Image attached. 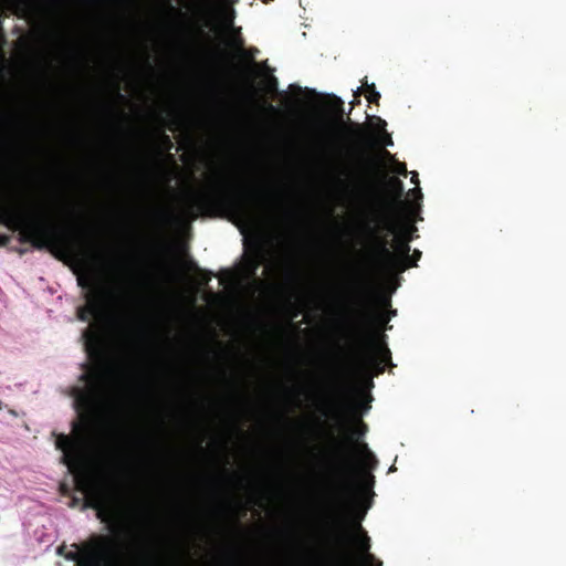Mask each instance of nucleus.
<instances>
[{"label": "nucleus", "mask_w": 566, "mask_h": 566, "mask_svg": "<svg viewBox=\"0 0 566 566\" xmlns=\"http://www.w3.org/2000/svg\"><path fill=\"white\" fill-rule=\"evenodd\" d=\"M82 338L88 356L98 361L80 376L86 386L73 387L71 391L80 418L73 422L74 437L60 433L55 446L63 452L62 463L74 475L76 488L86 495L88 506L96 511L97 518L107 524L112 536H93L69 558L75 560L77 566H172L158 554L145 551L129 558L124 556L118 539L132 534V524L116 505L107 485L97 481L86 467L84 450L105 409V384L117 368L103 360L102 340L97 331L86 327Z\"/></svg>", "instance_id": "f257e3e1"}, {"label": "nucleus", "mask_w": 566, "mask_h": 566, "mask_svg": "<svg viewBox=\"0 0 566 566\" xmlns=\"http://www.w3.org/2000/svg\"><path fill=\"white\" fill-rule=\"evenodd\" d=\"M274 199V193L266 189L234 188L223 179H217L187 198L184 213L192 220L200 216H227L244 226L255 227L273 214Z\"/></svg>", "instance_id": "f03ea898"}, {"label": "nucleus", "mask_w": 566, "mask_h": 566, "mask_svg": "<svg viewBox=\"0 0 566 566\" xmlns=\"http://www.w3.org/2000/svg\"><path fill=\"white\" fill-rule=\"evenodd\" d=\"M0 224L19 231L20 241L35 249L71 252L75 243L71 235L54 221L51 205L43 200L8 201L0 199ZM11 237L0 234V247L10 243Z\"/></svg>", "instance_id": "7ed1b4c3"}, {"label": "nucleus", "mask_w": 566, "mask_h": 566, "mask_svg": "<svg viewBox=\"0 0 566 566\" xmlns=\"http://www.w3.org/2000/svg\"><path fill=\"white\" fill-rule=\"evenodd\" d=\"M367 426L360 422L359 429L343 439L333 437V443L325 457L328 472L338 482L339 494L347 500L353 493V478L356 472V458H359L364 470H375L378 460L369 450L367 443L358 442L359 436L365 434Z\"/></svg>", "instance_id": "20e7f679"}, {"label": "nucleus", "mask_w": 566, "mask_h": 566, "mask_svg": "<svg viewBox=\"0 0 566 566\" xmlns=\"http://www.w3.org/2000/svg\"><path fill=\"white\" fill-rule=\"evenodd\" d=\"M374 316L365 297H360L357 307L353 312L349 332L356 342V365L360 370H375V375L382 374L385 365L391 363V353L381 335V339L371 332Z\"/></svg>", "instance_id": "39448f33"}, {"label": "nucleus", "mask_w": 566, "mask_h": 566, "mask_svg": "<svg viewBox=\"0 0 566 566\" xmlns=\"http://www.w3.org/2000/svg\"><path fill=\"white\" fill-rule=\"evenodd\" d=\"M416 231L417 228L406 213L380 217L378 226L371 229L376 264L386 270L409 259L410 242L416 238Z\"/></svg>", "instance_id": "423d86ee"}, {"label": "nucleus", "mask_w": 566, "mask_h": 566, "mask_svg": "<svg viewBox=\"0 0 566 566\" xmlns=\"http://www.w3.org/2000/svg\"><path fill=\"white\" fill-rule=\"evenodd\" d=\"M77 282L81 287L88 290L85 294L86 304L77 310V318L88 322L92 317L104 316L109 308L111 301L114 300L111 289L83 276H80Z\"/></svg>", "instance_id": "0eeeda50"}, {"label": "nucleus", "mask_w": 566, "mask_h": 566, "mask_svg": "<svg viewBox=\"0 0 566 566\" xmlns=\"http://www.w3.org/2000/svg\"><path fill=\"white\" fill-rule=\"evenodd\" d=\"M380 171L378 160L371 156L360 154L358 157V166L354 175L353 182L349 185L340 180V185L346 189L357 192L366 191L375 184L376 177Z\"/></svg>", "instance_id": "6e6552de"}, {"label": "nucleus", "mask_w": 566, "mask_h": 566, "mask_svg": "<svg viewBox=\"0 0 566 566\" xmlns=\"http://www.w3.org/2000/svg\"><path fill=\"white\" fill-rule=\"evenodd\" d=\"M386 190L390 195V198H385L381 201V216H395L406 213L408 202L402 201L405 192L402 181L397 177H389L386 180Z\"/></svg>", "instance_id": "1a4fd4ad"}, {"label": "nucleus", "mask_w": 566, "mask_h": 566, "mask_svg": "<svg viewBox=\"0 0 566 566\" xmlns=\"http://www.w3.org/2000/svg\"><path fill=\"white\" fill-rule=\"evenodd\" d=\"M334 99H335V113L337 115L338 122L340 123L339 129L342 132L349 133L354 138H356L358 140L365 139L366 130L361 125H359L357 123L350 124V127L343 125V120H344L343 119V115H344L343 101L336 96H334Z\"/></svg>", "instance_id": "9d476101"}, {"label": "nucleus", "mask_w": 566, "mask_h": 566, "mask_svg": "<svg viewBox=\"0 0 566 566\" xmlns=\"http://www.w3.org/2000/svg\"><path fill=\"white\" fill-rule=\"evenodd\" d=\"M265 261V250L261 243H258L252 255L249 256L247 261V265L250 270V272L255 275L258 269L263 264Z\"/></svg>", "instance_id": "9b49d317"}, {"label": "nucleus", "mask_w": 566, "mask_h": 566, "mask_svg": "<svg viewBox=\"0 0 566 566\" xmlns=\"http://www.w3.org/2000/svg\"><path fill=\"white\" fill-rule=\"evenodd\" d=\"M258 53H259V50L256 48H250L248 50L241 48V50H240V56L251 64V67H247L244 70L250 83L253 82V78L256 75V72L254 69L256 63H255L254 59Z\"/></svg>", "instance_id": "f8f14e48"}, {"label": "nucleus", "mask_w": 566, "mask_h": 566, "mask_svg": "<svg viewBox=\"0 0 566 566\" xmlns=\"http://www.w3.org/2000/svg\"><path fill=\"white\" fill-rule=\"evenodd\" d=\"M357 527L359 532V537L357 538L358 548L363 554H365V558L367 562H373L374 555L369 553L370 538L360 525H358Z\"/></svg>", "instance_id": "ddd939ff"}, {"label": "nucleus", "mask_w": 566, "mask_h": 566, "mask_svg": "<svg viewBox=\"0 0 566 566\" xmlns=\"http://www.w3.org/2000/svg\"><path fill=\"white\" fill-rule=\"evenodd\" d=\"M420 258H421V251H419L418 249H415L412 254L411 255L409 254V259H403V261L401 263H399V265L388 266L386 269V271H400L401 272L408 268L417 266V262L420 260Z\"/></svg>", "instance_id": "4468645a"}, {"label": "nucleus", "mask_w": 566, "mask_h": 566, "mask_svg": "<svg viewBox=\"0 0 566 566\" xmlns=\"http://www.w3.org/2000/svg\"><path fill=\"white\" fill-rule=\"evenodd\" d=\"M364 91H365V97L370 104H378L380 99V93L376 90V86L374 83L368 84L367 77H365V81L363 83Z\"/></svg>", "instance_id": "2eb2a0df"}, {"label": "nucleus", "mask_w": 566, "mask_h": 566, "mask_svg": "<svg viewBox=\"0 0 566 566\" xmlns=\"http://www.w3.org/2000/svg\"><path fill=\"white\" fill-rule=\"evenodd\" d=\"M111 291L114 294V300L111 301L109 306L114 305V304L128 305L127 302L128 301L130 302L133 300L132 296L128 297L127 295H125V296L119 295V294L115 293L113 290H111ZM132 305L136 306V303H133Z\"/></svg>", "instance_id": "dca6fc26"}, {"label": "nucleus", "mask_w": 566, "mask_h": 566, "mask_svg": "<svg viewBox=\"0 0 566 566\" xmlns=\"http://www.w3.org/2000/svg\"><path fill=\"white\" fill-rule=\"evenodd\" d=\"M34 1L35 0H18L19 4L21 6V9L24 12H29L34 8Z\"/></svg>", "instance_id": "f3484780"}, {"label": "nucleus", "mask_w": 566, "mask_h": 566, "mask_svg": "<svg viewBox=\"0 0 566 566\" xmlns=\"http://www.w3.org/2000/svg\"><path fill=\"white\" fill-rule=\"evenodd\" d=\"M396 172L400 176H403V177H407L408 175V170H407V166L405 163H398L396 165Z\"/></svg>", "instance_id": "a211bd4d"}, {"label": "nucleus", "mask_w": 566, "mask_h": 566, "mask_svg": "<svg viewBox=\"0 0 566 566\" xmlns=\"http://www.w3.org/2000/svg\"><path fill=\"white\" fill-rule=\"evenodd\" d=\"M160 137L167 148H170L172 146L171 139L167 134L163 133Z\"/></svg>", "instance_id": "6ab92c4d"}, {"label": "nucleus", "mask_w": 566, "mask_h": 566, "mask_svg": "<svg viewBox=\"0 0 566 566\" xmlns=\"http://www.w3.org/2000/svg\"><path fill=\"white\" fill-rule=\"evenodd\" d=\"M394 143H392V139L390 137V135L386 134V140H385V145L386 146H391Z\"/></svg>", "instance_id": "aec40b11"}, {"label": "nucleus", "mask_w": 566, "mask_h": 566, "mask_svg": "<svg viewBox=\"0 0 566 566\" xmlns=\"http://www.w3.org/2000/svg\"><path fill=\"white\" fill-rule=\"evenodd\" d=\"M411 182H412V184H416V185H418V184H419V179H418V174H417V172H413V174H412Z\"/></svg>", "instance_id": "412c9836"}, {"label": "nucleus", "mask_w": 566, "mask_h": 566, "mask_svg": "<svg viewBox=\"0 0 566 566\" xmlns=\"http://www.w3.org/2000/svg\"><path fill=\"white\" fill-rule=\"evenodd\" d=\"M211 280V273H207L206 276L202 280V284H208V282Z\"/></svg>", "instance_id": "4be33fe9"}, {"label": "nucleus", "mask_w": 566, "mask_h": 566, "mask_svg": "<svg viewBox=\"0 0 566 566\" xmlns=\"http://www.w3.org/2000/svg\"><path fill=\"white\" fill-rule=\"evenodd\" d=\"M335 418H337L339 420L342 419V411H340L339 407H337L335 410Z\"/></svg>", "instance_id": "5701e85b"}, {"label": "nucleus", "mask_w": 566, "mask_h": 566, "mask_svg": "<svg viewBox=\"0 0 566 566\" xmlns=\"http://www.w3.org/2000/svg\"><path fill=\"white\" fill-rule=\"evenodd\" d=\"M377 120L380 123L381 128H384L386 126V122L384 119H381L380 117H377Z\"/></svg>", "instance_id": "b1692460"}, {"label": "nucleus", "mask_w": 566, "mask_h": 566, "mask_svg": "<svg viewBox=\"0 0 566 566\" xmlns=\"http://www.w3.org/2000/svg\"><path fill=\"white\" fill-rule=\"evenodd\" d=\"M368 478H369V480H370V483H369V485H368V486H369V488H371V486H373V484H374V475L369 474V475H368Z\"/></svg>", "instance_id": "393cba45"}, {"label": "nucleus", "mask_w": 566, "mask_h": 566, "mask_svg": "<svg viewBox=\"0 0 566 566\" xmlns=\"http://www.w3.org/2000/svg\"><path fill=\"white\" fill-rule=\"evenodd\" d=\"M411 191H412V192H417V193L420 196V198L422 197L421 191H420V189H419V188H418V189H413V190H411Z\"/></svg>", "instance_id": "a878e982"}, {"label": "nucleus", "mask_w": 566, "mask_h": 566, "mask_svg": "<svg viewBox=\"0 0 566 566\" xmlns=\"http://www.w3.org/2000/svg\"><path fill=\"white\" fill-rule=\"evenodd\" d=\"M117 96H118V98H120V99H124V98H125V97H124V95H122L119 92H117Z\"/></svg>", "instance_id": "bb28decb"}, {"label": "nucleus", "mask_w": 566, "mask_h": 566, "mask_svg": "<svg viewBox=\"0 0 566 566\" xmlns=\"http://www.w3.org/2000/svg\"><path fill=\"white\" fill-rule=\"evenodd\" d=\"M384 155L390 156V153L388 150H384Z\"/></svg>", "instance_id": "cd10ccee"}]
</instances>
